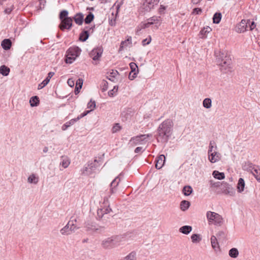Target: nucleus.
Wrapping results in <instances>:
<instances>
[{
  "mask_svg": "<svg viewBox=\"0 0 260 260\" xmlns=\"http://www.w3.org/2000/svg\"><path fill=\"white\" fill-rule=\"evenodd\" d=\"M239 255V251L236 248H233L229 251V255L233 258H236Z\"/></svg>",
  "mask_w": 260,
  "mask_h": 260,
  "instance_id": "nucleus-38",
  "label": "nucleus"
},
{
  "mask_svg": "<svg viewBox=\"0 0 260 260\" xmlns=\"http://www.w3.org/2000/svg\"><path fill=\"white\" fill-rule=\"evenodd\" d=\"M78 120H77V118H74L70 120L69 121L66 122L65 124H64L61 127V129L62 131L66 130L69 127H70L71 125H73L76 122H77Z\"/></svg>",
  "mask_w": 260,
  "mask_h": 260,
  "instance_id": "nucleus-31",
  "label": "nucleus"
},
{
  "mask_svg": "<svg viewBox=\"0 0 260 260\" xmlns=\"http://www.w3.org/2000/svg\"><path fill=\"white\" fill-rule=\"evenodd\" d=\"M13 8H14L13 6L11 5L10 7L7 8L5 10V13L7 14H10L12 12V11L13 10Z\"/></svg>",
  "mask_w": 260,
  "mask_h": 260,
  "instance_id": "nucleus-59",
  "label": "nucleus"
},
{
  "mask_svg": "<svg viewBox=\"0 0 260 260\" xmlns=\"http://www.w3.org/2000/svg\"><path fill=\"white\" fill-rule=\"evenodd\" d=\"M96 161V160L95 159L94 160V161L93 162H91L90 163H89L87 166L88 167H89V169H90L91 170H92V172H93V171L95 170V169L96 168V165L95 164V162Z\"/></svg>",
  "mask_w": 260,
  "mask_h": 260,
  "instance_id": "nucleus-51",
  "label": "nucleus"
},
{
  "mask_svg": "<svg viewBox=\"0 0 260 260\" xmlns=\"http://www.w3.org/2000/svg\"><path fill=\"white\" fill-rule=\"evenodd\" d=\"M120 129V126L118 123H116L112 128L113 133H116Z\"/></svg>",
  "mask_w": 260,
  "mask_h": 260,
  "instance_id": "nucleus-56",
  "label": "nucleus"
},
{
  "mask_svg": "<svg viewBox=\"0 0 260 260\" xmlns=\"http://www.w3.org/2000/svg\"><path fill=\"white\" fill-rule=\"evenodd\" d=\"M248 24L249 25V27H250V30H253L256 26V25H255L254 22H253V21H252V22L250 21V22H249V23H248Z\"/></svg>",
  "mask_w": 260,
  "mask_h": 260,
  "instance_id": "nucleus-62",
  "label": "nucleus"
},
{
  "mask_svg": "<svg viewBox=\"0 0 260 260\" xmlns=\"http://www.w3.org/2000/svg\"><path fill=\"white\" fill-rule=\"evenodd\" d=\"M158 2L159 0H147V7L151 9L155 5H157Z\"/></svg>",
  "mask_w": 260,
  "mask_h": 260,
  "instance_id": "nucleus-43",
  "label": "nucleus"
},
{
  "mask_svg": "<svg viewBox=\"0 0 260 260\" xmlns=\"http://www.w3.org/2000/svg\"><path fill=\"white\" fill-rule=\"evenodd\" d=\"M27 182L29 183L36 184L39 182V177L35 174H31L27 178Z\"/></svg>",
  "mask_w": 260,
  "mask_h": 260,
  "instance_id": "nucleus-24",
  "label": "nucleus"
},
{
  "mask_svg": "<svg viewBox=\"0 0 260 260\" xmlns=\"http://www.w3.org/2000/svg\"><path fill=\"white\" fill-rule=\"evenodd\" d=\"M191 239L193 243H198L201 241L202 238L200 237V235L194 234L191 235Z\"/></svg>",
  "mask_w": 260,
  "mask_h": 260,
  "instance_id": "nucleus-39",
  "label": "nucleus"
},
{
  "mask_svg": "<svg viewBox=\"0 0 260 260\" xmlns=\"http://www.w3.org/2000/svg\"><path fill=\"white\" fill-rule=\"evenodd\" d=\"M249 22H250V20H242L237 25L236 27V31L239 33L245 31L247 27V24L248 23H249Z\"/></svg>",
  "mask_w": 260,
  "mask_h": 260,
  "instance_id": "nucleus-10",
  "label": "nucleus"
},
{
  "mask_svg": "<svg viewBox=\"0 0 260 260\" xmlns=\"http://www.w3.org/2000/svg\"><path fill=\"white\" fill-rule=\"evenodd\" d=\"M190 205L189 202L183 200L180 203V209L183 211H185L188 209Z\"/></svg>",
  "mask_w": 260,
  "mask_h": 260,
  "instance_id": "nucleus-33",
  "label": "nucleus"
},
{
  "mask_svg": "<svg viewBox=\"0 0 260 260\" xmlns=\"http://www.w3.org/2000/svg\"><path fill=\"white\" fill-rule=\"evenodd\" d=\"M146 139L145 135H142L135 137L131 138L129 141V144L131 146L136 145L141 143V141H144Z\"/></svg>",
  "mask_w": 260,
  "mask_h": 260,
  "instance_id": "nucleus-13",
  "label": "nucleus"
},
{
  "mask_svg": "<svg viewBox=\"0 0 260 260\" xmlns=\"http://www.w3.org/2000/svg\"><path fill=\"white\" fill-rule=\"evenodd\" d=\"M208 158L211 162L215 163L220 159V154L214 150L212 152L208 153Z\"/></svg>",
  "mask_w": 260,
  "mask_h": 260,
  "instance_id": "nucleus-14",
  "label": "nucleus"
},
{
  "mask_svg": "<svg viewBox=\"0 0 260 260\" xmlns=\"http://www.w3.org/2000/svg\"><path fill=\"white\" fill-rule=\"evenodd\" d=\"M249 170L254 176L256 180L260 182V168L258 166H256L252 164H249Z\"/></svg>",
  "mask_w": 260,
  "mask_h": 260,
  "instance_id": "nucleus-9",
  "label": "nucleus"
},
{
  "mask_svg": "<svg viewBox=\"0 0 260 260\" xmlns=\"http://www.w3.org/2000/svg\"><path fill=\"white\" fill-rule=\"evenodd\" d=\"M103 52V49L101 47L94 48L90 53V57L94 61L99 60L101 57Z\"/></svg>",
  "mask_w": 260,
  "mask_h": 260,
  "instance_id": "nucleus-8",
  "label": "nucleus"
},
{
  "mask_svg": "<svg viewBox=\"0 0 260 260\" xmlns=\"http://www.w3.org/2000/svg\"><path fill=\"white\" fill-rule=\"evenodd\" d=\"M73 20L71 17H67L61 20L59 27L61 30L64 29H70L72 26Z\"/></svg>",
  "mask_w": 260,
  "mask_h": 260,
  "instance_id": "nucleus-11",
  "label": "nucleus"
},
{
  "mask_svg": "<svg viewBox=\"0 0 260 260\" xmlns=\"http://www.w3.org/2000/svg\"><path fill=\"white\" fill-rule=\"evenodd\" d=\"M211 243L212 248L215 250L217 251L219 249V245L217 241V237L214 236L212 235L211 237Z\"/></svg>",
  "mask_w": 260,
  "mask_h": 260,
  "instance_id": "nucleus-17",
  "label": "nucleus"
},
{
  "mask_svg": "<svg viewBox=\"0 0 260 260\" xmlns=\"http://www.w3.org/2000/svg\"><path fill=\"white\" fill-rule=\"evenodd\" d=\"M132 73L133 72H131L128 75V78L131 80H133L136 77V73L134 72L133 74H132Z\"/></svg>",
  "mask_w": 260,
  "mask_h": 260,
  "instance_id": "nucleus-64",
  "label": "nucleus"
},
{
  "mask_svg": "<svg viewBox=\"0 0 260 260\" xmlns=\"http://www.w3.org/2000/svg\"><path fill=\"white\" fill-rule=\"evenodd\" d=\"M203 107L207 108L210 109L212 106V101L210 98H206L203 102Z\"/></svg>",
  "mask_w": 260,
  "mask_h": 260,
  "instance_id": "nucleus-35",
  "label": "nucleus"
},
{
  "mask_svg": "<svg viewBox=\"0 0 260 260\" xmlns=\"http://www.w3.org/2000/svg\"><path fill=\"white\" fill-rule=\"evenodd\" d=\"M89 32L88 30H83L80 35L79 39L82 42H85L89 37Z\"/></svg>",
  "mask_w": 260,
  "mask_h": 260,
  "instance_id": "nucleus-28",
  "label": "nucleus"
},
{
  "mask_svg": "<svg viewBox=\"0 0 260 260\" xmlns=\"http://www.w3.org/2000/svg\"><path fill=\"white\" fill-rule=\"evenodd\" d=\"M68 12L67 10H63L60 13L59 18L61 20H62L64 18L68 17Z\"/></svg>",
  "mask_w": 260,
  "mask_h": 260,
  "instance_id": "nucleus-49",
  "label": "nucleus"
},
{
  "mask_svg": "<svg viewBox=\"0 0 260 260\" xmlns=\"http://www.w3.org/2000/svg\"><path fill=\"white\" fill-rule=\"evenodd\" d=\"M67 83L69 86L72 87H73L75 85L74 81L72 79H69L68 80Z\"/></svg>",
  "mask_w": 260,
  "mask_h": 260,
  "instance_id": "nucleus-61",
  "label": "nucleus"
},
{
  "mask_svg": "<svg viewBox=\"0 0 260 260\" xmlns=\"http://www.w3.org/2000/svg\"><path fill=\"white\" fill-rule=\"evenodd\" d=\"M118 75V72L116 70H112L107 77V78L113 82L117 81L116 76Z\"/></svg>",
  "mask_w": 260,
  "mask_h": 260,
  "instance_id": "nucleus-21",
  "label": "nucleus"
},
{
  "mask_svg": "<svg viewBox=\"0 0 260 260\" xmlns=\"http://www.w3.org/2000/svg\"><path fill=\"white\" fill-rule=\"evenodd\" d=\"M77 221V219L76 218H75L74 217L72 216L71 217V218H70V220H69V221L68 222V224L70 226V225H72V226H74V225H76L75 224V222Z\"/></svg>",
  "mask_w": 260,
  "mask_h": 260,
  "instance_id": "nucleus-53",
  "label": "nucleus"
},
{
  "mask_svg": "<svg viewBox=\"0 0 260 260\" xmlns=\"http://www.w3.org/2000/svg\"><path fill=\"white\" fill-rule=\"evenodd\" d=\"M83 79L79 78L78 79L76 83V87L75 89V93L78 94L80 92V90L81 89L83 85Z\"/></svg>",
  "mask_w": 260,
  "mask_h": 260,
  "instance_id": "nucleus-25",
  "label": "nucleus"
},
{
  "mask_svg": "<svg viewBox=\"0 0 260 260\" xmlns=\"http://www.w3.org/2000/svg\"><path fill=\"white\" fill-rule=\"evenodd\" d=\"M173 121L170 119H166L158 126L156 135V138L158 141L167 142L172 135Z\"/></svg>",
  "mask_w": 260,
  "mask_h": 260,
  "instance_id": "nucleus-1",
  "label": "nucleus"
},
{
  "mask_svg": "<svg viewBox=\"0 0 260 260\" xmlns=\"http://www.w3.org/2000/svg\"><path fill=\"white\" fill-rule=\"evenodd\" d=\"M166 157L164 155H159L155 159V167L157 169H160L164 165Z\"/></svg>",
  "mask_w": 260,
  "mask_h": 260,
  "instance_id": "nucleus-15",
  "label": "nucleus"
},
{
  "mask_svg": "<svg viewBox=\"0 0 260 260\" xmlns=\"http://www.w3.org/2000/svg\"><path fill=\"white\" fill-rule=\"evenodd\" d=\"M1 45L4 50H8L10 49L12 42L10 39H6L2 42Z\"/></svg>",
  "mask_w": 260,
  "mask_h": 260,
  "instance_id": "nucleus-23",
  "label": "nucleus"
},
{
  "mask_svg": "<svg viewBox=\"0 0 260 260\" xmlns=\"http://www.w3.org/2000/svg\"><path fill=\"white\" fill-rule=\"evenodd\" d=\"M60 232L62 235H69L72 234L70 231V225L68 223L60 230Z\"/></svg>",
  "mask_w": 260,
  "mask_h": 260,
  "instance_id": "nucleus-32",
  "label": "nucleus"
},
{
  "mask_svg": "<svg viewBox=\"0 0 260 260\" xmlns=\"http://www.w3.org/2000/svg\"><path fill=\"white\" fill-rule=\"evenodd\" d=\"M76 58H73L72 57V56L69 55L68 53H67V58H66V62L67 63H72L74 60H75Z\"/></svg>",
  "mask_w": 260,
  "mask_h": 260,
  "instance_id": "nucleus-52",
  "label": "nucleus"
},
{
  "mask_svg": "<svg viewBox=\"0 0 260 260\" xmlns=\"http://www.w3.org/2000/svg\"><path fill=\"white\" fill-rule=\"evenodd\" d=\"M210 184L211 187L217 188L220 187L221 182H214L212 180L210 181Z\"/></svg>",
  "mask_w": 260,
  "mask_h": 260,
  "instance_id": "nucleus-50",
  "label": "nucleus"
},
{
  "mask_svg": "<svg viewBox=\"0 0 260 260\" xmlns=\"http://www.w3.org/2000/svg\"><path fill=\"white\" fill-rule=\"evenodd\" d=\"M112 209L110 207L108 199H104L103 203L97 210V216L99 219L106 220L109 219L112 216L110 214L112 212Z\"/></svg>",
  "mask_w": 260,
  "mask_h": 260,
  "instance_id": "nucleus-3",
  "label": "nucleus"
},
{
  "mask_svg": "<svg viewBox=\"0 0 260 260\" xmlns=\"http://www.w3.org/2000/svg\"><path fill=\"white\" fill-rule=\"evenodd\" d=\"M217 238H218L219 239H225L226 238V234L225 232L223 231H219L218 232V233L216 234Z\"/></svg>",
  "mask_w": 260,
  "mask_h": 260,
  "instance_id": "nucleus-46",
  "label": "nucleus"
},
{
  "mask_svg": "<svg viewBox=\"0 0 260 260\" xmlns=\"http://www.w3.org/2000/svg\"><path fill=\"white\" fill-rule=\"evenodd\" d=\"M221 192L224 194H229L230 196H234L235 191L232 186L228 183L225 182H222L220 185Z\"/></svg>",
  "mask_w": 260,
  "mask_h": 260,
  "instance_id": "nucleus-7",
  "label": "nucleus"
},
{
  "mask_svg": "<svg viewBox=\"0 0 260 260\" xmlns=\"http://www.w3.org/2000/svg\"><path fill=\"white\" fill-rule=\"evenodd\" d=\"M211 30V28L209 26L204 27L200 31L202 38H205L206 37V35L210 32Z\"/></svg>",
  "mask_w": 260,
  "mask_h": 260,
  "instance_id": "nucleus-41",
  "label": "nucleus"
},
{
  "mask_svg": "<svg viewBox=\"0 0 260 260\" xmlns=\"http://www.w3.org/2000/svg\"><path fill=\"white\" fill-rule=\"evenodd\" d=\"M85 228H86V231L88 232H101L104 230L105 226H99L94 222L87 221L85 223Z\"/></svg>",
  "mask_w": 260,
  "mask_h": 260,
  "instance_id": "nucleus-6",
  "label": "nucleus"
},
{
  "mask_svg": "<svg viewBox=\"0 0 260 260\" xmlns=\"http://www.w3.org/2000/svg\"><path fill=\"white\" fill-rule=\"evenodd\" d=\"M94 19V15L91 12H89L86 16L84 21L86 24H89Z\"/></svg>",
  "mask_w": 260,
  "mask_h": 260,
  "instance_id": "nucleus-42",
  "label": "nucleus"
},
{
  "mask_svg": "<svg viewBox=\"0 0 260 260\" xmlns=\"http://www.w3.org/2000/svg\"><path fill=\"white\" fill-rule=\"evenodd\" d=\"M81 51L80 48L75 46L70 48L67 51V53L72 56V57L76 58L80 54Z\"/></svg>",
  "mask_w": 260,
  "mask_h": 260,
  "instance_id": "nucleus-12",
  "label": "nucleus"
},
{
  "mask_svg": "<svg viewBox=\"0 0 260 260\" xmlns=\"http://www.w3.org/2000/svg\"><path fill=\"white\" fill-rule=\"evenodd\" d=\"M122 260H136V253L132 252L128 255L125 256Z\"/></svg>",
  "mask_w": 260,
  "mask_h": 260,
  "instance_id": "nucleus-44",
  "label": "nucleus"
},
{
  "mask_svg": "<svg viewBox=\"0 0 260 260\" xmlns=\"http://www.w3.org/2000/svg\"><path fill=\"white\" fill-rule=\"evenodd\" d=\"M132 41V38L129 37L126 40L122 41L121 43L119 51H122L124 48L128 46L131 43Z\"/></svg>",
  "mask_w": 260,
  "mask_h": 260,
  "instance_id": "nucleus-30",
  "label": "nucleus"
},
{
  "mask_svg": "<svg viewBox=\"0 0 260 260\" xmlns=\"http://www.w3.org/2000/svg\"><path fill=\"white\" fill-rule=\"evenodd\" d=\"M54 75V72H49L48 74L47 77L41 83L39 84L38 89H40L45 87L49 83L50 79L53 77Z\"/></svg>",
  "mask_w": 260,
  "mask_h": 260,
  "instance_id": "nucleus-16",
  "label": "nucleus"
},
{
  "mask_svg": "<svg viewBox=\"0 0 260 260\" xmlns=\"http://www.w3.org/2000/svg\"><path fill=\"white\" fill-rule=\"evenodd\" d=\"M206 217L209 224H214L220 226L223 223L224 220L222 217L216 212L210 211H207Z\"/></svg>",
  "mask_w": 260,
  "mask_h": 260,
  "instance_id": "nucleus-4",
  "label": "nucleus"
},
{
  "mask_svg": "<svg viewBox=\"0 0 260 260\" xmlns=\"http://www.w3.org/2000/svg\"><path fill=\"white\" fill-rule=\"evenodd\" d=\"M212 175L215 179L218 180H222L225 178V175L224 173H221L218 171H214L213 172Z\"/></svg>",
  "mask_w": 260,
  "mask_h": 260,
  "instance_id": "nucleus-29",
  "label": "nucleus"
},
{
  "mask_svg": "<svg viewBox=\"0 0 260 260\" xmlns=\"http://www.w3.org/2000/svg\"><path fill=\"white\" fill-rule=\"evenodd\" d=\"M10 72V69L3 65L0 67V73L4 76H7Z\"/></svg>",
  "mask_w": 260,
  "mask_h": 260,
  "instance_id": "nucleus-37",
  "label": "nucleus"
},
{
  "mask_svg": "<svg viewBox=\"0 0 260 260\" xmlns=\"http://www.w3.org/2000/svg\"><path fill=\"white\" fill-rule=\"evenodd\" d=\"M82 174L84 175H89L92 173V170L89 169L88 166H85L82 170Z\"/></svg>",
  "mask_w": 260,
  "mask_h": 260,
  "instance_id": "nucleus-45",
  "label": "nucleus"
},
{
  "mask_svg": "<svg viewBox=\"0 0 260 260\" xmlns=\"http://www.w3.org/2000/svg\"><path fill=\"white\" fill-rule=\"evenodd\" d=\"M221 19V14L220 13H215L213 15V21L214 23L218 24Z\"/></svg>",
  "mask_w": 260,
  "mask_h": 260,
  "instance_id": "nucleus-36",
  "label": "nucleus"
},
{
  "mask_svg": "<svg viewBox=\"0 0 260 260\" xmlns=\"http://www.w3.org/2000/svg\"><path fill=\"white\" fill-rule=\"evenodd\" d=\"M120 181V179L119 178V177H116L111 183V192L112 193H113L115 192L114 188L116 187L119 184V182Z\"/></svg>",
  "mask_w": 260,
  "mask_h": 260,
  "instance_id": "nucleus-26",
  "label": "nucleus"
},
{
  "mask_svg": "<svg viewBox=\"0 0 260 260\" xmlns=\"http://www.w3.org/2000/svg\"><path fill=\"white\" fill-rule=\"evenodd\" d=\"M179 231L180 233L187 235L192 231V227L189 225H184L181 227Z\"/></svg>",
  "mask_w": 260,
  "mask_h": 260,
  "instance_id": "nucleus-27",
  "label": "nucleus"
},
{
  "mask_svg": "<svg viewBox=\"0 0 260 260\" xmlns=\"http://www.w3.org/2000/svg\"><path fill=\"white\" fill-rule=\"evenodd\" d=\"M215 148L216 149V146L215 144V142L213 141H210L209 146V150L208 153H210L213 151V148Z\"/></svg>",
  "mask_w": 260,
  "mask_h": 260,
  "instance_id": "nucleus-47",
  "label": "nucleus"
},
{
  "mask_svg": "<svg viewBox=\"0 0 260 260\" xmlns=\"http://www.w3.org/2000/svg\"><path fill=\"white\" fill-rule=\"evenodd\" d=\"M74 19L76 24L79 25H82L84 20V15L81 13H78L75 15Z\"/></svg>",
  "mask_w": 260,
  "mask_h": 260,
  "instance_id": "nucleus-18",
  "label": "nucleus"
},
{
  "mask_svg": "<svg viewBox=\"0 0 260 260\" xmlns=\"http://www.w3.org/2000/svg\"><path fill=\"white\" fill-rule=\"evenodd\" d=\"M102 90L103 91H105L108 89V82L105 81L103 80L102 82Z\"/></svg>",
  "mask_w": 260,
  "mask_h": 260,
  "instance_id": "nucleus-55",
  "label": "nucleus"
},
{
  "mask_svg": "<svg viewBox=\"0 0 260 260\" xmlns=\"http://www.w3.org/2000/svg\"><path fill=\"white\" fill-rule=\"evenodd\" d=\"M125 241L123 235H115L103 239L101 242L102 247L106 249H111L119 246Z\"/></svg>",
  "mask_w": 260,
  "mask_h": 260,
  "instance_id": "nucleus-2",
  "label": "nucleus"
},
{
  "mask_svg": "<svg viewBox=\"0 0 260 260\" xmlns=\"http://www.w3.org/2000/svg\"><path fill=\"white\" fill-rule=\"evenodd\" d=\"M90 112V111H87L83 112L80 115L78 116L77 117V118H76L77 120H78V121L80 119H81V118H82V117H84L85 116H86Z\"/></svg>",
  "mask_w": 260,
  "mask_h": 260,
  "instance_id": "nucleus-60",
  "label": "nucleus"
},
{
  "mask_svg": "<svg viewBox=\"0 0 260 260\" xmlns=\"http://www.w3.org/2000/svg\"><path fill=\"white\" fill-rule=\"evenodd\" d=\"M202 12V10L199 8H196L193 9L192 13L193 14H200Z\"/></svg>",
  "mask_w": 260,
  "mask_h": 260,
  "instance_id": "nucleus-57",
  "label": "nucleus"
},
{
  "mask_svg": "<svg viewBox=\"0 0 260 260\" xmlns=\"http://www.w3.org/2000/svg\"><path fill=\"white\" fill-rule=\"evenodd\" d=\"M245 185V184L244 179L242 178H240L239 179L237 186L238 192L241 193L244 190Z\"/></svg>",
  "mask_w": 260,
  "mask_h": 260,
  "instance_id": "nucleus-19",
  "label": "nucleus"
},
{
  "mask_svg": "<svg viewBox=\"0 0 260 260\" xmlns=\"http://www.w3.org/2000/svg\"><path fill=\"white\" fill-rule=\"evenodd\" d=\"M94 27H95L94 25L93 26L90 27H86L84 30H88V32H89V33H92L93 31Z\"/></svg>",
  "mask_w": 260,
  "mask_h": 260,
  "instance_id": "nucleus-63",
  "label": "nucleus"
},
{
  "mask_svg": "<svg viewBox=\"0 0 260 260\" xmlns=\"http://www.w3.org/2000/svg\"><path fill=\"white\" fill-rule=\"evenodd\" d=\"M159 19L157 17H152L149 19H147V28H148L150 25L152 24H155V27L156 28H157L158 25L157 24L158 23Z\"/></svg>",
  "mask_w": 260,
  "mask_h": 260,
  "instance_id": "nucleus-22",
  "label": "nucleus"
},
{
  "mask_svg": "<svg viewBox=\"0 0 260 260\" xmlns=\"http://www.w3.org/2000/svg\"><path fill=\"white\" fill-rule=\"evenodd\" d=\"M96 105L95 101L91 100L87 104V108L90 109V111H92L95 108Z\"/></svg>",
  "mask_w": 260,
  "mask_h": 260,
  "instance_id": "nucleus-48",
  "label": "nucleus"
},
{
  "mask_svg": "<svg viewBox=\"0 0 260 260\" xmlns=\"http://www.w3.org/2000/svg\"><path fill=\"white\" fill-rule=\"evenodd\" d=\"M192 191V189L190 186H185L183 187L182 192L185 196L190 195Z\"/></svg>",
  "mask_w": 260,
  "mask_h": 260,
  "instance_id": "nucleus-40",
  "label": "nucleus"
},
{
  "mask_svg": "<svg viewBox=\"0 0 260 260\" xmlns=\"http://www.w3.org/2000/svg\"><path fill=\"white\" fill-rule=\"evenodd\" d=\"M30 105L31 107L37 106L39 104V99L37 96H34L29 100Z\"/></svg>",
  "mask_w": 260,
  "mask_h": 260,
  "instance_id": "nucleus-34",
  "label": "nucleus"
},
{
  "mask_svg": "<svg viewBox=\"0 0 260 260\" xmlns=\"http://www.w3.org/2000/svg\"><path fill=\"white\" fill-rule=\"evenodd\" d=\"M118 90V86H115L113 89L108 91V95L110 96H113L114 93Z\"/></svg>",
  "mask_w": 260,
  "mask_h": 260,
  "instance_id": "nucleus-54",
  "label": "nucleus"
},
{
  "mask_svg": "<svg viewBox=\"0 0 260 260\" xmlns=\"http://www.w3.org/2000/svg\"><path fill=\"white\" fill-rule=\"evenodd\" d=\"M70 164V160L68 156H62L61 157L60 165L63 168H68Z\"/></svg>",
  "mask_w": 260,
  "mask_h": 260,
  "instance_id": "nucleus-20",
  "label": "nucleus"
},
{
  "mask_svg": "<svg viewBox=\"0 0 260 260\" xmlns=\"http://www.w3.org/2000/svg\"><path fill=\"white\" fill-rule=\"evenodd\" d=\"M215 55L217 58V62L222 67L225 68L229 67L230 68L232 61L229 57L226 56L223 53L220 51H216Z\"/></svg>",
  "mask_w": 260,
  "mask_h": 260,
  "instance_id": "nucleus-5",
  "label": "nucleus"
},
{
  "mask_svg": "<svg viewBox=\"0 0 260 260\" xmlns=\"http://www.w3.org/2000/svg\"><path fill=\"white\" fill-rule=\"evenodd\" d=\"M129 66H130V68H131V69L132 70V72H135V71H136V68H137V66L136 64V63H135L134 62H131L129 64Z\"/></svg>",
  "mask_w": 260,
  "mask_h": 260,
  "instance_id": "nucleus-58",
  "label": "nucleus"
}]
</instances>
